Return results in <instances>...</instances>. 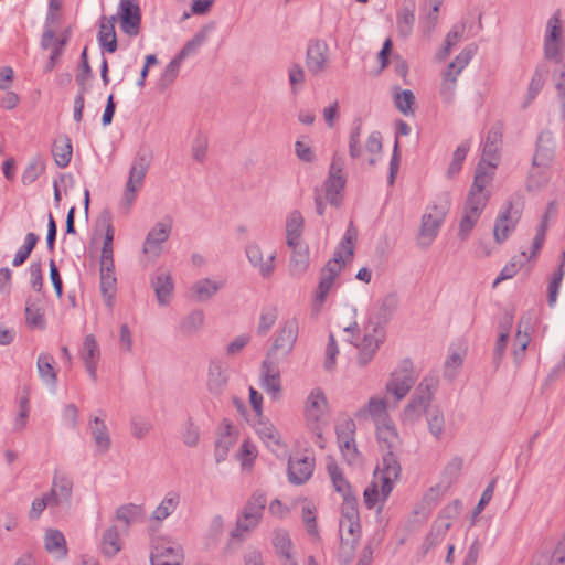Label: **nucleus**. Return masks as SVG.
<instances>
[{
	"mask_svg": "<svg viewBox=\"0 0 565 565\" xmlns=\"http://www.w3.org/2000/svg\"><path fill=\"white\" fill-rule=\"evenodd\" d=\"M394 310V299L385 298L373 303L366 312V319L360 330L356 322L345 327L351 333L350 342L356 349V364L364 367L372 362L386 339V324Z\"/></svg>",
	"mask_w": 565,
	"mask_h": 565,
	"instance_id": "obj_1",
	"label": "nucleus"
},
{
	"mask_svg": "<svg viewBox=\"0 0 565 565\" xmlns=\"http://www.w3.org/2000/svg\"><path fill=\"white\" fill-rule=\"evenodd\" d=\"M399 477L401 465L396 457L384 455L381 465L374 472L373 481L364 490L366 508L376 509L377 512L382 511Z\"/></svg>",
	"mask_w": 565,
	"mask_h": 565,
	"instance_id": "obj_2",
	"label": "nucleus"
},
{
	"mask_svg": "<svg viewBox=\"0 0 565 565\" xmlns=\"http://www.w3.org/2000/svg\"><path fill=\"white\" fill-rule=\"evenodd\" d=\"M339 535L338 559L340 565H349L354 557L355 547L361 537L358 500H348L345 503H342Z\"/></svg>",
	"mask_w": 565,
	"mask_h": 565,
	"instance_id": "obj_3",
	"label": "nucleus"
},
{
	"mask_svg": "<svg viewBox=\"0 0 565 565\" xmlns=\"http://www.w3.org/2000/svg\"><path fill=\"white\" fill-rule=\"evenodd\" d=\"M303 418L313 444L323 449L326 447L323 433L329 425V403L321 388H312L306 397Z\"/></svg>",
	"mask_w": 565,
	"mask_h": 565,
	"instance_id": "obj_4",
	"label": "nucleus"
},
{
	"mask_svg": "<svg viewBox=\"0 0 565 565\" xmlns=\"http://www.w3.org/2000/svg\"><path fill=\"white\" fill-rule=\"evenodd\" d=\"M524 207L520 194L509 196L500 206L493 225V238L499 245L503 244L512 235L521 220Z\"/></svg>",
	"mask_w": 565,
	"mask_h": 565,
	"instance_id": "obj_5",
	"label": "nucleus"
},
{
	"mask_svg": "<svg viewBox=\"0 0 565 565\" xmlns=\"http://www.w3.org/2000/svg\"><path fill=\"white\" fill-rule=\"evenodd\" d=\"M448 213L447 202L429 203L420 218L416 244L426 249L436 241Z\"/></svg>",
	"mask_w": 565,
	"mask_h": 565,
	"instance_id": "obj_6",
	"label": "nucleus"
},
{
	"mask_svg": "<svg viewBox=\"0 0 565 565\" xmlns=\"http://www.w3.org/2000/svg\"><path fill=\"white\" fill-rule=\"evenodd\" d=\"M266 495L262 492H255L244 505L241 515L237 518L236 526L231 533V537L243 541L249 532L259 524L266 505Z\"/></svg>",
	"mask_w": 565,
	"mask_h": 565,
	"instance_id": "obj_7",
	"label": "nucleus"
},
{
	"mask_svg": "<svg viewBox=\"0 0 565 565\" xmlns=\"http://www.w3.org/2000/svg\"><path fill=\"white\" fill-rule=\"evenodd\" d=\"M415 382L416 374L413 363L409 359H405L391 372L385 384V392L393 396L395 402H399L408 395Z\"/></svg>",
	"mask_w": 565,
	"mask_h": 565,
	"instance_id": "obj_8",
	"label": "nucleus"
},
{
	"mask_svg": "<svg viewBox=\"0 0 565 565\" xmlns=\"http://www.w3.org/2000/svg\"><path fill=\"white\" fill-rule=\"evenodd\" d=\"M246 258L258 275L267 280L270 279L276 271L277 252L271 249L266 253L257 241H252L245 246Z\"/></svg>",
	"mask_w": 565,
	"mask_h": 565,
	"instance_id": "obj_9",
	"label": "nucleus"
},
{
	"mask_svg": "<svg viewBox=\"0 0 565 565\" xmlns=\"http://www.w3.org/2000/svg\"><path fill=\"white\" fill-rule=\"evenodd\" d=\"M458 505L459 502L456 501L452 505L447 507L433 522L430 530L422 544L424 554L429 553L445 540L449 529L451 527V519L454 514L457 513Z\"/></svg>",
	"mask_w": 565,
	"mask_h": 565,
	"instance_id": "obj_10",
	"label": "nucleus"
},
{
	"mask_svg": "<svg viewBox=\"0 0 565 565\" xmlns=\"http://www.w3.org/2000/svg\"><path fill=\"white\" fill-rule=\"evenodd\" d=\"M337 262H328L321 269L320 281L316 289L312 310L318 313L328 296L338 287V278L341 274L340 266L335 265Z\"/></svg>",
	"mask_w": 565,
	"mask_h": 565,
	"instance_id": "obj_11",
	"label": "nucleus"
},
{
	"mask_svg": "<svg viewBox=\"0 0 565 565\" xmlns=\"http://www.w3.org/2000/svg\"><path fill=\"white\" fill-rule=\"evenodd\" d=\"M148 169L149 162L145 156H138L132 160L124 192V200L128 205L135 201L137 193L142 189Z\"/></svg>",
	"mask_w": 565,
	"mask_h": 565,
	"instance_id": "obj_12",
	"label": "nucleus"
},
{
	"mask_svg": "<svg viewBox=\"0 0 565 565\" xmlns=\"http://www.w3.org/2000/svg\"><path fill=\"white\" fill-rule=\"evenodd\" d=\"M354 430L355 424L352 419H347L335 429L340 451L349 465H355L360 460V454L354 440Z\"/></svg>",
	"mask_w": 565,
	"mask_h": 565,
	"instance_id": "obj_13",
	"label": "nucleus"
},
{
	"mask_svg": "<svg viewBox=\"0 0 565 565\" xmlns=\"http://www.w3.org/2000/svg\"><path fill=\"white\" fill-rule=\"evenodd\" d=\"M354 416L359 420L371 419L374 426L392 419L388 413V401L385 396L380 395L371 396L367 402L355 412Z\"/></svg>",
	"mask_w": 565,
	"mask_h": 565,
	"instance_id": "obj_14",
	"label": "nucleus"
},
{
	"mask_svg": "<svg viewBox=\"0 0 565 565\" xmlns=\"http://www.w3.org/2000/svg\"><path fill=\"white\" fill-rule=\"evenodd\" d=\"M182 559V546L170 540L156 542L150 556L151 565H181Z\"/></svg>",
	"mask_w": 565,
	"mask_h": 565,
	"instance_id": "obj_15",
	"label": "nucleus"
},
{
	"mask_svg": "<svg viewBox=\"0 0 565 565\" xmlns=\"http://www.w3.org/2000/svg\"><path fill=\"white\" fill-rule=\"evenodd\" d=\"M171 230L172 223L169 218L156 223L146 236L142 248L143 253L152 257L160 256L162 253V245L168 241Z\"/></svg>",
	"mask_w": 565,
	"mask_h": 565,
	"instance_id": "obj_16",
	"label": "nucleus"
},
{
	"mask_svg": "<svg viewBox=\"0 0 565 565\" xmlns=\"http://www.w3.org/2000/svg\"><path fill=\"white\" fill-rule=\"evenodd\" d=\"M345 178L342 172V163L333 160L330 167L329 177L324 182L326 200L334 206H339L342 201V191L345 186Z\"/></svg>",
	"mask_w": 565,
	"mask_h": 565,
	"instance_id": "obj_17",
	"label": "nucleus"
},
{
	"mask_svg": "<svg viewBox=\"0 0 565 565\" xmlns=\"http://www.w3.org/2000/svg\"><path fill=\"white\" fill-rule=\"evenodd\" d=\"M79 356L85 365V370L89 375L93 383L98 381L97 369L100 361V348L93 334H87L84 338L82 348L79 350Z\"/></svg>",
	"mask_w": 565,
	"mask_h": 565,
	"instance_id": "obj_18",
	"label": "nucleus"
},
{
	"mask_svg": "<svg viewBox=\"0 0 565 565\" xmlns=\"http://www.w3.org/2000/svg\"><path fill=\"white\" fill-rule=\"evenodd\" d=\"M45 494L51 500V504L55 508L70 504L73 495V481L72 479L61 472H55L52 479L50 491Z\"/></svg>",
	"mask_w": 565,
	"mask_h": 565,
	"instance_id": "obj_19",
	"label": "nucleus"
},
{
	"mask_svg": "<svg viewBox=\"0 0 565 565\" xmlns=\"http://www.w3.org/2000/svg\"><path fill=\"white\" fill-rule=\"evenodd\" d=\"M88 430L94 443V451L97 455H106L113 445L108 426L103 417L90 416Z\"/></svg>",
	"mask_w": 565,
	"mask_h": 565,
	"instance_id": "obj_20",
	"label": "nucleus"
},
{
	"mask_svg": "<svg viewBox=\"0 0 565 565\" xmlns=\"http://www.w3.org/2000/svg\"><path fill=\"white\" fill-rule=\"evenodd\" d=\"M329 63V47L322 40L310 41L307 47L306 65L308 71L318 75L324 72Z\"/></svg>",
	"mask_w": 565,
	"mask_h": 565,
	"instance_id": "obj_21",
	"label": "nucleus"
},
{
	"mask_svg": "<svg viewBox=\"0 0 565 565\" xmlns=\"http://www.w3.org/2000/svg\"><path fill=\"white\" fill-rule=\"evenodd\" d=\"M260 386L273 399L277 401L281 396V379L277 365L265 360L260 367Z\"/></svg>",
	"mask_w": 565,
	"mask_h": 565,
	"instance_id": "obj_22",
	"label": "nucleus"
},
{
	"mask_svg": "<svg viewBox=\"0 0 565 565\" xmlns=\"http://www.w3.org/2000/svg\"><path fill=\"white\" fill-rule=\"evenodd\" d=\"M121 29L129 35H136L140 24V9L134 0H120L118 7Z\"/></svg>",
	"mask_w": 565,
	"mask_h": 565,
	"instance_id": "obj_23",
	"label": "nucleus"
},
{
	"mask_svg": "<svg viewBox=\"0 0 565 565\" xmlns=\"http://www.w3.org/2000/svg\"><path fill=\"white\" fill-rule=\"evenodd\" d=\"M315 470L312 457L290 458L288 461V480L290 483L300 486L306 483Z\"/></svg>",
	"mask_w": 565,
	"mask_h": 565,
	"instance_id": "obj_24",
	"label": "nucleus"
},
{
	"mask_svg": "<svg viewBox=\"0 0 565 565\" xmlns=\"http://www.w3.org/2000/svg\"><path fill=\"white\" fill-rule=\"evenodd\" d=\"M303 227L305 218L302 213L298 210L290 211L285 222L286 244L289 248L296 249L300 246Z\"/></svg>",
	"mask_w": 565,
	"mask_h": 565,
	"instance_id": "obj_25",
	"label": "nucleus"
},
{
	"mask_svg": "<svg viewBox=\"0 0 565 565\" xmlns=\"http://www.w3.org/2000/svg\"><path fill=\"white\" fill-rule=\"evenodd\" d=\"M356 238L358 231L353 226V223H350L334 252L333 258L329 260L337 262L335 265L340 266V271H342L343 266L353 257Z\"/></svg>",
	"mask_w": 565,
	"mask_h": 565,
	"instance_id": "obj_26",
	"label": "nucleus"
},
{
	"mask_svg": "<svg viewBox=\"0 0 565 565\" xmlns=\"http://www.w3.org/2000/svg\"><path fill=\"white\" fill-rule=\"evenodd\" d=\"M502 132L498 126L491 127L486 136L482 146V156L480 162L487 164H499L500 160V146H501Z\"/></svg>",
	"mask_w": 565,
	"mask_h": 565,
	"instance_id": "obj_27",
	"label": "nucleus"
},
{
	"mask_svg": "<svg viewBox=\"0 0 565 565\" xmlns=\"http://www.w3.org/2000/svg\"><path fill=\"white\" fill-rule=\"evenodd\" d=\"M225 280L222 278H201L191 287L192 297L198 302L211 300L223 287Z\"/></svg>",
	"mask_w": 565,
	"mask_h": 565,
	"instance_id": "obj_28",
	"label": "nucleus"
},
{
	"mask_svg": "<svg viewBox=\"0 0 565 565\" xmlns=\"http://www.w3.org/2000/svg\"><path fill=\"white\" fill-rule=\"evenodd\" d=\"M377 441L383 449L387 450L386 455H393V451L401 446V437L393 419L375 425Z\"/></svg>",
	"mask_w": 565,
	"mask_h": 565,
	"instance_id": "obj_29",
	"label": "nucleus"
},
{
	"mask_svg": "<svg viewBox=\"0 0 565 565\" xmlns=\"http://www.w3.org/2000/svg\"><path fill=\"white\" fill-rule=\"evenodd\" d=\"M299 331V321L296 317L282 321L278 334L275 339L274 347L285 352H290L297 341Z\"/></svg>",
	"mask_w": 565,
	"mask_h": 565,
	"instance_id": "obj_30",
	"label": "nucleus"
},
{
	"mask_svg": "<svg viewBox=\"0 0 565 565\" xmlns=\"http://www.w3.org/2000/svg\"><path fill=\"white\" fill-rule=\"evenodd\" d=\"M429 405L427 397L413 394L401 413V423L405 426H414L420 420L423 414L428 411Z\"/></svg>",
	"mask_w": 565,
	"mask_h": 565,
	"instance_id": "obj_31",
	"label": "nucleus"
},
{
	"mask_svg": "<svg viewBox=\"0 0 565 565\" xmlns=\"http://www.w3.org/2000/svg\"><path fill=\"white\" fill-rule=\"evenodd\" d=\"M227 367L220 361H211L207 370V391L212 395H221L227 385Z\"/></svg>",
	"mask_w": 565,
	"mask_h": 565,
	"instance_id": "obj_32",
	"label": "nucleus"
},
{
	"mask_svg": "<svg viewBox=\"0 0 565 565\" xmlns=\"http://www.w3.org/2000/svg\"><path fill=\"white\" fill-rule=\"evenodd\" d=\"M555 139L551 132L544 131L537 138L536 151L533 157V164L537 167H548L555 153Z\"/></svg>",
	"mask_w": 565,
	"mask_h": 565,
	"instance_id": "obj_33",
	"label": "nucleus"
},
{
	"mask_svg": "<svg viewBox=\"0 0 565 565\" xmlns=\"http://www.w3.org/2000/svg\"><path fill=\"white\" fill-rule=\"evenodd\" d=\"M255 431L271 451L277 452L282 448L280 434L271 422L259 417L255 424Z\"/></svg>",
	"mask_w": 565,
	"mask_h": 565,
	"instance_id": "obj_34",
	"label": "nucleus"
},
{
	"mask_svg": "<svg viewBox=\"0 0 565 565\" xmlns=\"http://www.w3.org/2000/svg\"><path fill=\"white\" fill-rule=\"evenodd\" d=\"M327 471L335 491L343 497L342 503H345L348 500H356L352 493L350 483L344 478L341 469L332 458H329L327 461Z\"/></svg>",
	"mask_w": 565,
	"mask_h": 565,
	"instance_id": "obj_35",
	"label": "nucleus"
},
{
	"mask_svg": "<svg viewBox=\"0 0 565 565\" xmlns=\"http://www.w3.org/2000/svg\"><path fill=\"white\" fill-rule=\"evenodd\" d=\"M44 547L50 554L60 559L65 558L68 553L65 535L56 529L45 531Z\"/></svg>",
	"mask_w": 565,
	"mask_h": 565,
	"instance_id": "obj_36",
	"label": "nucleus"
},
{
	"mask_svg": "<svg viewBox=\"0 0 565 565\" xmlns=\"http://www.w3.org/2000/svg\"><path fill=\"white\" fill-rule=\"evenodd\" d=\"M495 169L497 166L479 162L470 190L478 193L490 194L489 186L493 181Z\"/></svg>",
	"mask_w": 565,
	"mask_h": 565,
	"instance_id": "obj_37",
	"label": "nucleus"
},
{
	"mask_svg": "<svg viewBox=\"0 0 565 565\" xmlns=\"http://www.w3.org/2000/svg\"><path fill=\"white\" fill-rule=\"evenodd\" d=\"M205 315L201 309H194L185 315L178 323L177 331L181 335L191 337L196 334L204 326Z\"/></svg>",
	"mask_w": 565,
	"mask_h": 565,
	"instance_id": "obj_38",
	"label": "nucleus"
},
{
	"mask_svg": "<svg viewBox=\"0 0 565 565\" xmlns=\"http://www.w3.org/2000/svg\"><path fill=\"white\" fill-rule=\"evenodd\" d=\"M151 284L159 305L167 306L171 300L172 291L174 289L171 274L168 271L159 273L154 276Z\"/></svg>",
	"mask_w": 565,
	"mask_h": 565,
	"instance_id": "obj_39",
	"label": "nucleus"
},
{
	"mask_svg": "<svg viewBox=\"0 0 565 565\" xmlns=\"http://www.w3.org/2000/svg\"><path fill=\"white\" fill-rule=\"evenodd\" d=\"M116 17L100 19L98 43L99 45L109 53H114L117 50V38L115 32Z\"/></svg>",
	"mask_w": 565,
	"mask_h": 565,
	"instance_id": "obj_40",
	"label": "nucleus"
},
{
	"mask_svg": "<svg viewBox=\"0 0 565 565\" xmlns=\"http://www.w3.org/2000/svg\"><path fill=\"white\" fill-rule=\"evenodd\" d=\"M531 329L532 326L530 318L523 317L518 324V330L513 343V355L516 362H520L524 356V352L531 341Z\"/></svg>",
	"mask_w": 565,
	"mask_h": 565,
	"instance_id": "obj_41",
	"label": "nucleus"
},
{
	"mask_svg": "<svg viewBox=\"0 0 565 565\" xmlns=\"http://www.w3.org/2000/svg\"><path fill=\"white\" fill-rule=\"evenodd\" d=\"M180 504V493L171 490L166 493L161 502L156 507L151 514L154 521H163L168 519Z\"/></svg>",
	"mask_w": 565,
	"mask_h": 565,
	"instance_id": "obj_42",
	"label": "nucleus"
},
{
	"mask_svg": "<svg viewBox=\"0 0 565 565\" xmlns=\"http://www.w3.org/2000/svg\"><path fill=\"white\" fill-rule=\"evenodd\" d=\"M72 143L67 137L58 138L54 141L52 154L57 167L65 168L72 159Z\"/></svg>",
	"mask_w": 565,
	"mask_h": 565,
	"instance_id": "obj_43",
	"label": "nucleus"
},
{
	"mask_svg": "<svg viewBox=\"0 0 565 565\" xmlns=\"http://www.w3.org/2000/svg\"><path fill=\"white\" fill-rule=\"evenodd\" d=\"M477 52V46L473 44L467 45L452 62H450L447 66L445 73H450L457 78L461 74V72L469 65L470 61L475 56Z\"/></svg>",
	"mask_w": 565,
	"mask_h": 565,
	"instance_id": "obj_44",
	"label": "nucleus"
},
{
	"mask_svg": "<svg viewBox=\"0 0 565 565\" xmlns=\"http://www.w3.org/2000/svg\"><path fill=\"white\" fill-rule=\"evenodd\" d=\"M209 137L202 129H195L191 139V154L196 162H204L207 157Z\"/></svg>",
	"mask_w": 565,
	"mask_h": 565,
	"instance_id": "obj_45",
	"label": "nucleus"
},
{
	"mask_svg": "<svg viewBox=\"0 0 565 565\" xmlns=\"http://www.w3.org/2000/svg\"><path fill=\"white\" fill-rule=\"evenodd\" d=\"M65 39H58L55 36L54 29H44L41 46L45 50H51V64L53 65L55 60L60 57L63 51V46L65 45Z\"/></svg>",
	"mask_w": 565,
	"mask_h": 565,
	"instance_id": "obj_46",
	"label": "nucleus"
},
{
	"mask_svg": "<svg viewBox=\"0 0 565 565\" xmlns=\"http://www.w3.org/2000/svg\"><path fill=\"white\" fill-rule=\"evenodd\" d=\"M121 550L119 532L116 526L108 527L102 537V552L107 557L115 556Z\"/></svg>",
	"mask_w": 565,
	"mask_h": 565,
	"instance_id": "obj_47",
	"label": "nucleus"
},
{
	"mask_svg": "<svg viewBox=\"0 0 565 565\" xmlns=\"http://www.w3.org/2000/svg\"><path fill=\"white\" fill-rule=\"evenodd\" d=\"M117 290V278L115 273L100 274V291L108 309H113L115 294Z\"/></svg>",
	"mask_w": 565,
	"mask_h": 565,
	"instance_id": "obj_48",
	"label": "nucleus"
},
{
	"mask_svg": "<svg viewBox=\"0 0 565 565\" xmlns=\"http://www.w3.org/2000/svg\"><path fill=\"white\" fill-rule=\"evenodd\" d=\"M463 359L465 351L450 348L444 364V376L450 381L454 380L462 366Z\"/></svg>",
	"mask_w": 565,
	"mask_h": 565,
	"instance_id": "obj_49",
	"label": "nucleus"
},
{
	"mask_svg": "<svg viewBox=\"0 0 565 565\" xmlns=\"http://www.w3.org/2000/svg\"><path fill=\"white\" fill-rule=\"evenodd\" d=\"M53 358L47 353H41L38 358V372L41 380L50 386L56 385V373L52 366Z\"/></svg>",
	"mask_w": 565,
	"mask_h": 565,
	"instance_id": "obj_50",
	"label": "nucleus"
},
{
	"mask_svg": "<svg viewBox=\"0 0 565 565\" xmlns=\"http://www.w3.org/2000/svg\"><path fill=\"white\" fill-rule=\"evenodd\" d=\"M458 78L450 73H443L439 96L446 106L455 103Z\"/></svg>",
	"mask_w": 565,
	"mask_h": 565,
	"instance_id": "obj_51",
	"label": "nucleus"
},
{
	"mask_svg": "<svg viewBox=\"0 0 565 565\" xmlns=\"http://www.w3.org/2000/svg\"><path fill=\"white\" fill-rule=\"evenodd\" d=\"M544 41H564V29L559 10H556L548 18L545 26Z\"/></svg>",
	"mask_w": 565,
	"mask_h": 565,
	"instance_id": "obj_52",
	"label": "nucleus"
},
{
	"mask_svg": "<svg viewBox=\"0 0 565 565\" xmlns=\"http://www.w3.org/2000/svg\"><path fill=\"white\" fill-rule=\"evenodd\" d=\"M309 266V255L305 250L292 249L289 259V275L294 278L301 277Z\"/></svg>",
	"mask_w": 565,
	"mask_h": 565,
	"instance_id": "obj_53",
	"label": "nucleus"
},
{
	"mask_svg": "<svg viewBox=\"0 0 565 565\" xmlns=\"http://www.w3.org/2000/svg\"><path fill=\"white\" fill-rule=\"evenodd\" d=\"M143 516V509L141 505L129 503L121 505L116 511V518L122 522L125 526L139 521Z\"/></svg>",
	"mask_w": 565,
	"mask_h": 565,
	"instance_id": "obj_54",
	"label": "nucleus"
},
{
	"mask_svg": "<svg viewBox=\"0 0 565 565\" xmlns=\"http://www.w3.org/2000/svg\"><path fill=\"white\" fill-rule=\"evenodd\" d=\"M414 23H415L414 8L403 7L397 12V17H396V25H397L398 33L404 38L409 36L413 31Z\"/></svg>",
	"mask_w": 565,
	"mask_h": 565,
	"instance_id": "obj_55",
	"label": "nucleus"
},
{
	"mask_svg": "<svg viewBox=\"0 0 565 565\" xmlns=\"http://www.w3.org/2000/svg\"><path fill=\"white\" fill-rule=\"evenodd\" d=\"M489 199L490 194L478 193L469 190L463 205V211L481 216Z\"/></svg>",
	"mask_w": 565,
	"mask_h": 565,
	"instance_id": "obj_56",
	"label": "nucleus"
},
{
	"mask_svg": "<svg viewBox=\"0 0 565 565\" xmlns=\"http://www.w3.org/2000/svg\"><path fill=\"white\" fill-rule=\"evenodd\" d=\"M394 103L396 108L405 116L414 114L415 96L411 89H394Z\"/></svg>",
	"mask_w": 565,
	"mask_h": 565,
	"instance_id": "obj_57",
	"label": "nucleus"
},
{
	"mask_svg": "<svg viewBox=\"0 0 565 565\" xmlns=\"http://www.w3.org/2000/svg\"><path fill=\"white\" fill-rule=\"evenodd\" d=\"M25 322L31 329L44 330L46 327L44 310L40 307H36L31 302V300L26 301Z\"/></svg>",
	"mask_w": 565,
	"mask_h": 565,
	"instance_id": "obj_58",
	"label": "nucleus"
},
{
	"mask_svg": "<svg viewBox=\"0 0 565 565\" xmlns=\"http://www.w3.org/2000/svg\"><path fill=\"white\" fill-rule=\"evenodd\" d=\"M45 166L42 159L36 156L30 159L26 167L24 168L21 181L24 185H30L38 180V178L44 172Z\"/></svg>",
	"mask_w": 565,
	"mask_h": 565,
	"instance_id": "obj_59",
	"label": "nucleus"
},
{
	"mask_svg": "<svg viewBox=\"0 0 565 565\" xmlns=\"http://www.w3.org/2000/svg\"><path fill=\"white\" fill-rule=\"evenodd\" d=\"M257 447L249 440L245 439L237 452V459L241 462L243 470H250L254 466L255 459L257 458Z\"/></svg>",
	"mask_w": 565,
	"mask_h": 565,
	"instance_id": "obj_60",
	"label": "nucleus"
},
{
	"mask_svg": "<svg viewBox=\"0 0 565 565\" xmlns=\"http://www.w3.org/2000/svg\"><path fill=\"white\" fill-rule=\"evenodd\" d=\"M427 426L429 433L437 439H441L445 429L444 413L439 407L431 408L427 414Z\"/></svg>",
	"mask_w": 565,
	"mask_h": 565,
	"instance_id": "obj_61",
	"label": "nucleus"
},
{
	"mask_svg": "<svg viewBox=\"0 0 565 565\" xmlns=\"http://www.w3.org/2000/svg\"><path fill=\"white\" fill-rule=\"evenodd\" d=\"M565 275V264L559 263L558 268L553 273L547 285V302L550 307H554L557 302V296Z\"/></svg>",
	"mask_w": 565,
	"mask_h": 565,
	"instance_id": "obj_62",
	"label": "nucleus"
},
{
	"mask_svg": "<svg viewBox=\"0 0 565 565\" xmlns=\"http://www.w3.org/2000/svg\"><path fill=\"white\" fill-rule=\"evenodd\" d=\"M548 71L544 67H537L532 76V79L529 85L527 94H526V100L524 102V107H527L532 100L539 95L541 92L545 77Z\"/></svg>",
	"mask_w": 565,
	"mask_h": 565,
	"instance_id": "obj_63",
	"label": "nucleus"
},
{
	"mask_svg": "<svg viewBox=\"0 0 565 565\" xmlns=\"http://www.w3.org/2000/svg\"><path fill=\"white\" fill-rule=\"evenodd\" d=\"M271 541L279 557L292 554V542L287 531L280 529L275 530Z\"/></svg>",
	"mask_w": 565,
	"mask_h": 565,
	"instance_id": "obj_64",
	"label": "nucleus"
}]
</instances>
